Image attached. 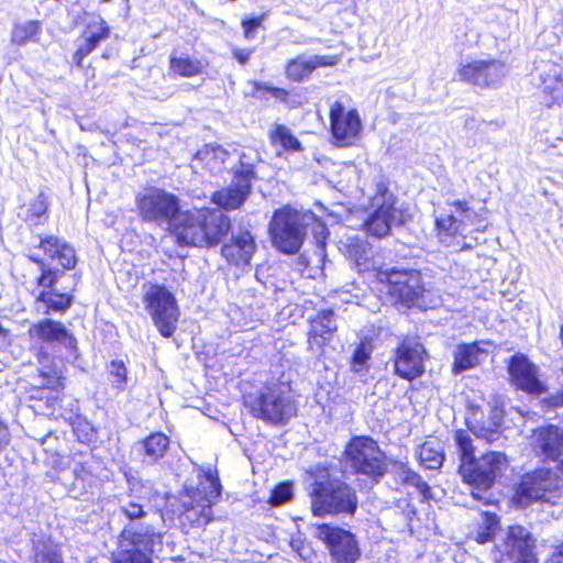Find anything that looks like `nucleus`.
Instances as JSON below:
<instances>
[{
	"instance_id": "nucleus-1",
	"label": "nucleus",
	"mask_w": 563,
	"mask_h": 563,
	"mask_svg": "<svg viewBox=\"0 0 563 563\" xmlns=\"http://www.w3.org/2000/svg\"><path fill=\"white\" fill-rule=\"evenodd\" d=\"M310 479V508L316 517L353 516L358 508L356 490L341 478L332 476L327 464H316L306 471Z\"/></svg>"
},
{
	"instance_id": "nucleus-2",
	"label": "nucleus",
	"mask_w": 563,
	"mask_h": 563,
	"mask_svg": "<svg viewBox=\"0 0 563 563\" xmlns=\"http://www.w3.org/2000/svg\"><path fill=\"white\" fill-rule=\"evenodd\" d=\"M230 229V218L220 209L210 208L179 212L169 228L179 244L196 247L218 245Z\"/></svg>"
},
{
	"instance_id": "nucleus-3",
	"label": "nucleus",
	"mask_w": 563,
	"mask_h": 563,
	"mask_svg": "<svg viewBox=\"0 0 563 563\" xmlns=\"http://www.w3.org/2000/svg\"><path fill=\"white\" fill-rule=\"evenodd\" d=\"M242 404L253 418L275 427L287 424L299 406L294 389H250L243 393Z\"/></svg>"
},
{
	"instance_id": "nucleus-4",
	"label": "nucleus",
	"mask_w": 563,
	"mask_h": 563,
	"mask_svg": "<svg viewBox=\"0 0 563 563\" xmlns=\"http://www.w3.org/2000/svg\"><path fill=\"white\" fill-rule=\"evenodd\" d=\"M351 473L372 484H378L388 472L385 452L369 435H353L343 451Z\"/></svg>"
},
{
	"instance_id": "nucleus-5",
	"label": "nucleus",
	"mask_w": 563,
	"mask_h": 563,
	"mask_svg": "<svg viewBox=\"0 0 563 563\" xmlns=\"http://www.w3.org/2000/svg\"><path fill=\"white\" fill-rule=\"evenodd\" d=\"M313 213L288 206L276 210L268 225L273 245L285 254H296L302 246Z\"/></svg>"
},
{
	"instance_id": "nucleus-6",
	"label": "nucleus",
	"mask_w": 563,
	"mask_h": 563,
	"mask_svg": "<svg viewBox=\"0 0 563 563\" xmlns=\"http://www.w3.org/2000/svg\"><path fill=\"white\" fill-rule=\"evenodd\" d=\"M203 477L210 483L209 497L201 496L197 489L192 490L189 494L190 501L183 503L178 515L179 527L185 533L203 529L213 520L212 506L221 496L222 485L216 470L206 471Z\"/></svg>"
},
{
	"instance_id": "nucleus-7",
	"label": "nucleus",
	"mask_w": 563,
	"mask_h": 563,
	"mask_svg": "<svg viewBox=\"0 0 563 563\" xmlns=\"http://www.w3.org/2000/svg\"><path fill=\"white\" fill-rule=\"evenodd\" d=\"M371 213L364 222L365 230L373 236L384 238L393 227L402 225L407 214L397 198L384 185L377 186L376 194L371 198Z\"/></svg>"
},
{
	"instance_id": "nucleus-8",
	"label": "nucleus",
	"mask_w": 563,
	"mask_h": 563,
	"mask_svg": "<svg viewBox=\"0 0 563 563\" xmlns=\"http://www.w3.org/2000/svg\"><path fill=\"white\" fill-rule=\"evenodd\" d=\"M377 278L385 285L386 294L393 305L408 308L419 306L426 292L422 275L417 269L393 267L378 272Z\"/></svg>"
},
{
	"instance_id": "nucleus-9",
	"label": "nucleus",
	"mask_w": 563,
	"mask_h": 563,
	"mask_svg": "<svg viewBox=\"0 0 563 563\" xmlns=\"http://www.w3.org/2000/svg\"><path fill=\"white\" fill-rule=\"evenodd\" d=\"M509 466V460L504 452L487 451L474 457L465 465H459L457 472L463 483L474 489L487 490Z\"/></svg>"
},
{
	"instance_id": "nucleus-10",
	"label": "nucleus",
	"mask_w": 563,
	"mask_h": 563,
	"mask_svg": "<svg viewBox=\"0 0 563 563\" xmlns=\"http://www.w3.org/2000/svg\"><path fill=\"white\" fill-rule=\"evenodd\" d=\"M537 541L521 525L508 526L501 542L494 547L495 563H538Z\"/></svg>"
},
{
	"instance_id": "nucleus-11",
	"label": "nucleus",
	"mask_w": 563,
	"mask_h": 563,
	"mask_svg": "<svg viewBox=\"0 0 563 563\" xmlns=\"http://www.w3.org/2000/svg\"><path fill=\"white\" fill-rule=\"evenodd\" d=\"M314 537L328 550L332 563H356L362 551L355 533L340 526L318 523Z\"/></svg>"
},
{
	"instance_id": "nucleus-12",
	"label": "nucleus",
	"mask_w": 563,
	"mask_h": 563,
	"mask_svg": "<svg viewBox=\"0 0 563 563\" xmlns=\"http://www.w3.org/2000/svg\"><path fill=\"white\" fill-rule=\"evenodd\" d=\"M139 214L143 221L169 229L180 212L178 198L159 188H148L136 198Z\"/></svg>"
},
{
	"instance_id": "nucleus-13",
	"label": "nucleus",
	"mask_w": 563,
	"mask_h": 563,
	"mask_svg": "<svg viewBox=\"0 0 563 563\" xmlns=\"http://www.w3.org/2000/svg\"><path fill=\"white\" fill-rule=\"evenodd\" d=\"M143 301L159 333L164 338L172 336L179 318L174 295L164 286L152 285L144 294Z\"/></svg>"
},
{
	"instance_id": "nucleus-14",
	"label": "nucleus",
	"mask_w": 563,
	"mask_h": 563,
	"mask_svg": "<svg viewBox=\"0 0 563 563\" xmlns=\"http://www.w3.org/2000/svg\"><path fill=\"white\" fill-rule=\"evenodd\" d=\"M449 212L435 219V225L442 242L457 235L465 236L475 227L478 231L484 224L479 214L470 207L467 201L454 200L448 203Z\"/></svg>"
},
{
	"instance_id": "nucleus-15",
	"label": "nucleus",
	"mask_w": 563,
	"mask_h": 563,
	"mask_svg": "<svg viewBox=\"0 0 563 563\" xmlns=\"http://www.w3.org/2000/svg\"><path fill=\"white\" fill-rule=\"evenodd\" d=\"M558 481L550 468L539 467L525 473L516 488L515 499L522 506L545 501L558 490Z\"/></svg>"
},
{
	"instance_id": "nucleus-16",
	"label": "nucleus",
	"mask_w": 563,
	"mask_h": 563,
	"mask_svg": "<svg viewBox=\"0 0 563 563\" xmlns=\"http://www.w3.org/2000/svg\"><path fill=\"white\" fill-rule=\"evenodd\" d=\"M330 129L338 146H352L362 134V120L356 109H349L335 101L330 108Z\"/></svg>"
},
{
	"instance_id": "nucleus-17",
	"label": "nucleus",
	"mask_w": 563,
	"mask_h": 563,
	"mask_svg": "<svg viewBox=\"0 0 563 563\" xmlns=\"http://www.w3.org/2000/svg\"><path fill=\"white\" fill-rule=\"evenodd\" d=\"M529 446L542 463L558 462L563 456V429L545 424L531 431Z\"/></svg>"
},
{
	"instance_id": "nucleus-18",
	"label": "nucleus",
	"mask_w": 563,
	"mask_h": 563,
	"mask_svg": "<svg viewBox=\"0 0 563 563\" xmlns=\"http://www.w3.org/2000/svg\"><path fill=\"white\" fill-rule=\"evenodd\" d=\"M459 78L478 87H490L500 82L506 75L505 64L499 60H474L457 70Z\"/></svg>"
},
{
	"instance_id": "nucleus-19",
	"label": "nucleus",
	"mask_w": 563,
	"mask_h": 563,
	"mask_svg": "<svg viewBox=\"0 0 563 563\" xmlns=\"http://www.w3.org/2000/svg\"><path fill=\"white\" fill-rule=\"evenodd\" d=\"M338 325L332 310L319 311L310 319L308 350L316 356L323 354L324 346L331 341Z\"/></svg>"
},
{
	"instance_id": "nucleus-20",
	"label": "nucleus",
	"mask_w": 563,
	"mask_h": 563,
	"mask_svg": "<svg viewBox=\"0 0 563 563\" xmlns=\"http://www.w3.org/2000/svg\"><path fill=\"white\" fill-rule=\"evenodd\" d=\"M423 354L424 347L422 344L412 341H405L397 349V356L395 360L396 373L408 379L412 380L423 373Z\"/></svg>"
},
{
	"instance_id": "nucleus-21",
	"label": "nucleus",
	"mask_w": 563,
	"mask_h": 563,
	"mask_svg": "<svg viewBox=\"0 0 563 563\" xmlns=\"http://www.w3.org/2000/svg\"><path fill=\"white\" fill-rule=\"evenodd\" d=\"M34 344H71L75 340L62 322L44 319L33 323L27 331Z\"/></svg>"
},
{
	"instance_id": "nucleus-22",
	"label": "nucleus",
	"mask_w": 563,
	"mask_h": 563,
	"mask_svg": "<svg viewBox=\"0 0 563 563\" xmlns=\"http://www.w3.org/2000/svg\"><path fill=\"white\" fill-rule=\"evenodd\" d=\"M508 373L516 387H544L540 379V369L527 355L516 353L508 362Z\"/></svg>"
},
{
	"instance_id": "nucleus-23",
	"label": "nucleus",
	"mask_w": 563,
	"mask_h": 563,
	"mask_svg": "<svg viewBox=\"0 0 563 563\" xmlns=\"http://www.w3.org/2000/svg\"><path fill=\"white\" fill-rule=\"evenodd\" d=\"M541 98L543 103L551 108L563 102V68L549 65L541 75Z\"/></svg>"
},
{
	"instance_id": "nucleus-24",
	"label": "nucleus",
	"mask_w": 563,
	"mask_h": 563,
	"mask_svg": "<svg viewBox=\"0 0 563 563\" xmlns=\"http://www.w3.org/2000/svg\"><path fill=\"white\" fill-rule=\"evenodd\" d=\"M230 153L217 144H206L197 151L192 161L194 169H206L211 175H219L227 169Z\"/></svg>"
},
{
	"instance_id": "nucleus-25",
	"label": "nucleus",
	"mask_w": 563,
	"mask_h": 563,
	"mask_svg": "<svg viewBox=\"0 0 563 563\" xmlns=\"http://www.w3.org/2000/svg\"><path fill=\"white\" fill-rule=\"evenodd\" d=\"M256 245L250 232H240L230 243L222 246V255L236 266L247 265L255 253Z\"/></svg>"
},
{
	"instance_id": "nucleus-26",
	"label": "nucleus",
	"mask_w": 563,
	"mask_h": 563,
	"mask_svg": "<svg viewBox=\"0 0 563 563\" xmlns=\"http://www.w3.org/2000/svg\"><path fill=\"white\" fill-rule=\"evenodd\" d=\"M108 36L109 27L106 22L100 18L93 19L84 31L78 48L74 55V62L77 66H81L82 59Z\"/></svg>"
},
{
	"instance_id": "nucleus-27",
	"label": "nucleus",
	"mask_w": 563,
	"mask_h": 563,
	"mask_svg": "<svg viewBox=\"0 0 563 563\" xmlns=\"http://www.w3.org/2000/svg\"><path fill=\"white\" fill-rule=\"evenodd\" d=\"M484 343H461L453 351L452 372L457 375L479 365L482 360L487 356L488 351L482 345Z\"/></svg>"
},
{
	"instance_id": "nucleus-28",
	"label": "nucleus",
	"mask_w": 563,
	"mask_h": 563,
	"mask_svg": "<svg viewBox=\"0 0 563 563\" xmlns=\"http://www.w3.org/2000/svg\"><path fill=\"white\" fill-rule=\"evenodd\" d=\"M120 537L128 541L129 549H140L148 553L154 552V545L161 539V534L151 525H130L120 532Z\"/></svg>"
},
{
	"instance_id": "nucleus-29",
	"label": "nucleus",
	"mask_w": 563,
	"mask_h": 563,
	"mask_svg": "<svg viewBox=\"0 0 563 563\" xmlns=\"http://www.w3.org/2000/svg\"><path fill=\"white\" fill-rule=\"evenodd\" d=\"M335 64L333 56H298L287 64L286 75L294 81H302L308 78L313 70L321 66H330Z\"/></svg>"
},
{
	"instance_id": "nucleus-30",
	"label": "nucleus",
	"mask_w": 563,
	"mask_h": 563,
	"mask_svg": "<svg viewBox=\"0 0 563 563\" xmlns=\"http://www.w3.org/2000/svg\"><path fill=\"white\" fill-rule=\"evenodd\" d=\"M40 247L49 258L57 261L65 269H70L76 264V253L65 240L49 235L41 238Z\"/></svg>"
},
{
	"instance_id": "nucleus-31",
	"label": "nucleus",
	"mask_w": 563,
	"mask_h": 563,
	"mask_svg": "<svg viewBox=\"0 0 563 563\" xmlns=\"http://www.w3.org/2000/svg\"><path fill=\"white\" fill-rule=\"evenodd\" d=\"M251 184L233 179V184L221 190H218L212 196V201L220 208L227 210L238 209L243 205L251 192Z\"/></svg>"
},
{
	"instance_id": "nucleus-32",
	"label": "nucleus",
	"mask_w": 563,
	"mask_h": 563,
	"mask_svg": "<svg viewBox=\"0 0 563 563\" xmlns=\"http://www.w3.org/2000/svg\"><path fill=\"white\" fill-rule=\"evenodd\" d=\"M73 302V297L55 290H41L36 296V309L44 314L51 312H65Z\"/></svg>"
},
{
	"instance_id": "nucleus-33",
	"label": "nucleus",
	"mask_w": 563,
	"mask_h": 563,
	"mask_svg": "<svg viewBox=\"0 0 563 563\" xmlns=\"http://www.w3.org/2000/svg\"><path fill=\"white\" fill-rule=\"evenodd\" d=\"M169 446V438L163 432H153L142 441V460L148 465L164 457Z\"/></svg>"
},
{
	"instance_id": "nucleus-34",
	"label": "nucleus",
	"mask_w": 563,
	"mask_h": 563,
	"mask_svg": "<svg viewBox=\"0 0 563 563\" xmlns=\"http://www.w3.org/2000/svg\"><path fill=\"white\" fill-rule=\"evenodd\" d=\"M395 474L401 485H410L417 488L420 494L421 503H429L432 499V490L430 485L407 463H397Z\"/></svg>"
},
{
	"instance_id": "nucleus-35",
	"label": "nucleus",
	"mask_w": 563,
	"mask_h": 563,
	"mask_svg": "<svg viewBox=\"0 0 563 563\" xmlns=\"http://www.w3.org/2000/svg\"><path fill=\"white\" fill-rule=\"evenodd\" d=\"M482 523L474 533L467 536L468 540H473L477 544H486L493 542L497 532L500 530V519L492 511L482 512Z\"/></svg>"
},
{
	"instance_id": "nucleus-36",
	"label": "nucleus",
	"mask_w": 563,
	"mask_h": 563,
	"mask_svg": "<svg viewBox=\"0 0 563 563\" xmlns=\"http://www.w3.org/2000/svg\"><path fill=\"white\" fill-rule=\"evenodd\" d=\"M48 202L44 192H40L30 203L21 208L20 217L31 225H38L47 219Z\"/></svg>"
},
{
	"instance_id": "nucleus-37",
	"label": "nucleus",
	"mask_w": 563,
	"mask_h": 563,
	"mask_svg": "<svg viewBox=\"0 0 563 563\" xmlns=\"http://www.w3.org/2000/svg\"><path fill=\"white\" fill-rule=\"evenodd\" d=\"M419 463L428 470H439L444 462V453L439 442L424 441L418 451Z\"/></svg>"
},
{
	"instance_id": "nucleus-38",
	"label": "nucleus",
	"mask_w": 563,
	"mask_h": 563,
	"mask_svg": "<svg viewBox=\"0 0 563 563\" xmlns=\"http://www.w3.org/2000/svg\"><path fill=\"white\" fill-rule=\"evenodd\" d=\"M170 70L183 77H194L205 73L208 64L188 56L170 57Z\"/></svg>"
},
{
	"instance_id": "nucleus-39",
	"label": "nucleus",
	"mask_w": 563,
	"mask_h": 563,
	"mask_svg": "<svg viewBox=\"0 0 563 563\" xmlns=\"http://www.w3.org/2000/svg\"><path fill=\"white\" fill-rule=\"evenodd\" d=\"M339 249L356 265H362L367 260V244L357 236H346L344 240H341Z\"/></svg>"
},
{
	"instance_id": "nucleus-40",
	"label": "nucleus",
	"mask_w": 563,
	"mask_h": 563,
	"mask_svg": "<svg viewBox=\"0 0 563 563\" xmlns=\"http://www.w3.org/2000/svg\"><path fill=\"white\" fill-rule=\"evenodd\" d=\"M41 30L42 25L38 21L15 24L11 33V41L16 45H24L30 41H35Z\"/></svg>"
},
{
	"instance_id": "nucleus-41",
	"label": "nucleus",
	"mask_w": 563,
	"mask_h": 563,
	"mask_svg": "<svg viewBox=\"0 0 563 563\" xmlns=\"http://www.w3.org/2000/svg\"><path fill=\"white\" fill-rule=\"evenodd\" d=\"M258 161L257 154L250 150L240 155L239 167L234 169V178L252 184L255 178L254 166Z\"/></svg>"
},
{
	"instance_id": "nucleus-42",
	"label": "nucleus",
	"mask_w": 563,
	"mask_h": 563,
	"mask_svg": "<svg viewBox=\"0 0 563 563\" xmlns=\"http://www.w3.org/2000/svg\"><path fill=\"white\" fill-rule=\"evenodd\" d=\"M271 140L274 145H279L286 151H299L300 142L292 135L291 131L282 124H277L271 132Z\"/></svg>"
},
{
	"instance_id": "nucleus-43",
	"label": "nucleus",
	"mask_w": 563,
	"mask_h": 563,
	"mask_svg": "<svg viewBox=\"0 0 563 563\" xmlns=\"http://www.w3.org/2000/svg\"><path fill=\"white\" fill-rule=\"evenodd\" d=\"M454 440L459 450V465H465L468 461L476 457L473 440L464 429H457L454 432Z\"/></svg>"
},
{
	"instance_id": "nucleus-44",
	"label": "nucleus",
	"mask_w": 563,
	"mask_h": 563,
	"mask_svg": "<svg viewBox=\"0 0 563 563\" xmlns=\"http://www.w3.org/2000/svg\"><path fill=\"white\" fill-rule=\"evenodd\" d=\"M31 260L37 263L41 269V275L37 278V286L42 287L43 290H53L52 288L58 282V279L63 275V272L58 269H53L42 260L35 257H31Z\"/></svg>"
},
{
	"instance_id": "nucleus-45",
	"label": "nucleus",
	"mask_w": 563,
	"mask_h": 563,
	"mask_svg": "<svg viewBox=\"0 0 563 563\" xmlns=\"http://www.w3.org/2000/svg\"><path fill=\"white\" fill-rule=\"evenodd\" d=\"M152 555L140 549H120L112 563H154Z\"/></svg>"
},
{
	"instance_id": "nucleus-46",
	"label": "nucleus",
	"mask_w": 563,
	"mask_h": 563,
	"mask_svg": "<svg viewBox=\"0 0 563 563\" xmlns=\"http://www.w3.org/2000/svg\"><path fill=\"white\" fill-rule=\"evenodd\" d=\"M373 345L371 341L363 340L354 350L352 356V369L356 373L364 371L367 367V362L372 355Z\"/></svg>"
},
{
	"instance_id": "nucleus-47",
	"label": "nucleus",
	"mask_w": 563,
	"mask_h": 563,
	"mask_svg": "<svg viewBox=\"0 0 563 563\" xmlns=\"http://www.w3.org/2000/svg\"><path fill=\"white\" fill-rule=\"evenodd\" d=\"M292 497V485L289 482H280L272 489L267 503L273 507H278L289 503Z\"/></svg>"
},
{
	"instance_id": "nucleus-48",
	"label": "nucleus",
	"mask_w": 563,
	"mask_h": 563,
	"mask_svg": "<svg viewBox=\"0 0 563 563\" xmlns=\"http://www.w3.org/2000/svg\"><path fill=\"white\" fill-rule=\"evenodd\" d=\"M48 362L47 354H43L38 358L41 364L40 375L46 379L44 387H55V384L63 385L62 372L56 366L48 365Z\"/></svg>"
},
{
	"instance_id": "nucleus-49",
	"label": "nucleus",
	"mask_w": 563,
	"mask_h": 563,
	"mask_svg": "<svg viewBox=\"0 0 563 563\" xmlns=\"http://www.w3.org/2000/svg\"><path fill=\"white\" fill-rule=\"evenodd\" d=\"M33 563H65L63 553L57 545L45 544L43 549L35 550Z\"/></svg>"
},
{
	"instance_id": "nucleus-50",
	"label": "nucleus",
	"mask_w": 563,
	"mask_h": 563,
	"mask_svg": "<svg viewBox=\"0 0 563 563\" xmlns=\"http://www.w3.org/2000/svg\"><path fill=\"white\" fill-rule=\"evenodd\" d=\"M308 229H311L317 244V255L322 260L325 256V239L328 236V229L320 220L313 214V220L309 223Z\"/></svg>"
},
{
	"instance_id": "nucleus-51",
	"label": "nucleus",
	"mask_w": 563,
	"mask_h": 563,
	"mask_svg": "<svg viewBox=\"0 0 563 563\" xmlns=\"http://www.w3.org/2000/svg\"><path fill=\"white\" fill-rule=\"evenodd\" d=\"M71 429L76 439L85 444L91 443L96 438V431L92 426L85 419L76 418L71 422Z\"/></svg>"
},
{
	"instance_id": "nucleus-52",
	"label": "nucleus",
	"mask_w": 563,
	"mask_h": 563,
	"mask_svg": "<svg viewBox=\"0 0 563 563\" xmlns=\"http://www.w3.org/2000/svg\"><path fill=\"white\" fill-rule=\"evenodd\" d=\"M254 87L253 96H258L262 91H267L272 93V96L279 100H286L288 97V92L285 89L267 86L266 84L260 81H252Z\"/></svg>"
},
{
	"instance_id": "nucleus-53",
	"label": "nucleus",
	"mask_w": 563,
	"mask_h": 563,
	"mask_svg": "<svg viewBox=\"0 0 563 563\" xmlns=\"http://www.w3.org/2000/svg\"><path fill=\"white\" fill-rule=\"evenodd\" d=\"M109 374L113 378V384L128 383L126 367L122 361H112L109 365Z\"/></svg>"
},
{
	"instance_id": "nucleus-54",
	"label": "nucleus",
	"mask_w": 563,
	"mask_h": 563,
	"mask_svg": "<svg viewBox=\"0 0 563 563\" xmlns=\"http://www.w3.org/2000/svg\"><path fill=\"white\" fill-rule=\"evenodd\" d=\"M121 512L130 520L142 518L146 515L141 504L130 501L126 506L121 508Z\"/></svg>"
},
{
	"instance_id": "nucleus-55",
	"label": "nucleus",
	"mask_w": 563,
	"mask_h": 563,
	"mask_svg": "<svg viewBox=\"0 0 563 563\" xmlns=\"http://www.w3.org/2000/svg\"><path fill=\"white\" fill-rule=\"evenodd\" d=\"M261 23H262V18L244 20L242 22V26L244 29V36L247 40L254 38L255 31L261 25Z\"/></svg>"
},
{
	"instance_id": "nucleus-56",
	"label": "nucleus",
	"mask_w": 563,
	"mask_h": 563,
	"mask_svg": "<svg viewBox=\"0 0 563 563\" xmlns=\"http://www.w3.org/2000/svg\"><path fill=\"white\" fill-rule=\"evenodd\" d=\"M544 563H563V545L561 542L552 548Z\"/></svg>"
},
{
	"instance_id": "nucleus-57",
	"label": "nucleus",
	"mask_w": 563,
	"mask_h": 563,
	"mask_svg": "<svg viewBox=\"0 0 563 563\" xmlns=\"http://www.w3.org/2000/svg\"><path fill=\"white\" fill-rule=\"evenodd\" d=\"M232 53H233V56L238 59V62L241 65H245L249 62L253 51L252 49L234 48L232 51Z\"/></svg>"
},
{
	"instance_id": "nucleus-58",
	"label": "nucleus",
	"mask_w": 563,
	"mask_h": 563,
	"mask_svg": "<svg viewBox=\"0 0 563 563\" xmlns=\"http://www.w3.org/2000/svg\"><path fill=\"white\" fill-rule=\"evenodd\" d=\"M547 402L550 407H563V389L547 399Z\"/></svg>"
},
{
	"instance_id": "nucleus-59",
	"label": "nucleus",
	"mask_w": 563,
	"mask_h": 563,
	"mask_svg": "<svg viewBox=\"0 0 563 563\" xmlns=\"http://www.w3.org/2000/svg\"><path fill=\"white\" fill-rule=\"evenodd\" d=\"M474 433L477 435V437H482L484 438L487 442H492L494 440L493 438V434H494V431L492 430H487L485 433H478V432H475Z\"/></svg>"
},
{
	"instance_id": "nucleus-60",
	"label": "nucleus",
	"mask_w": 563,
	"mask_h": 563,
	"mask_svg": "<svg viewBox=\"0 0 563 563\" xmlns=\"http://www.w3.org/2000/svg\"><path fill=\"white\" fill-rule=\"evenodd\" d=\"M526 390H527V391H529V393H532V394H537V395H539V394H541V393H543V391H547L548 389H539V388H536V389H526Z\"/></svg>"
},
{
	"instance_id": "nucleus-61",
	"label": "nucleus",
	"mask_w": 563,
	"mask_h": 563,
	"mask_svg": "<svg viewBox=\"0 0 563 563\" xmlns=\"http://www.w3.org/2000/svg\"><path fill=\"white\" fill-rule=\"evenodd\" d=\"M559 468L560 471L563 473V459L561 460L560 464H559Z\"/></svg>"
}]
</instances>
